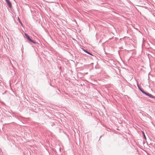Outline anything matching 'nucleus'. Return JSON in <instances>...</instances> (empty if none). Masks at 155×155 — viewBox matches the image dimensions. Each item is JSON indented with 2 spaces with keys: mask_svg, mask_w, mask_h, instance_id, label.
Returning a JSON list of instances; mask_svg holds the SVG:
<instances>
[{
  "mask_svg": "<svg viewBox=\"0 0 155 155\" xmlns=\"http://www.w3.org/2000/svg\"><path fill=\"white\" fill-rule=\"evenodd\" d=\"M25 35L27 39L29 40L31 42H32L33 43H35V42L32 39H31L30 38L29 35L26 33L25 34Z\"/></svg>",
  "mask_w": 155,
  "mask_h": 155,
  "instance_id": "obj_1",
  "label": "nucleus"
},
{
  "mask_svg": "<svg viewBox=\"0 0 155 155\" xmlns=\"http://www.w3.org/2000/svg\"><path fill=\"white\" fill-rule=\"evenodd\" d=\"M5 2H6L7 3L8 5V6L9 8H11L12 7V5L10 2L9 0H5Z\"/></svg>",
  "mask_w": 155,
  "mask_h": 155,
  "instance_id": "obj_2",
  "label": "nucleus"
},
{
  "mask_svg": "<svg viewBox=\"0 0 155 155\" xmlns=\"http://www.w3.org/2000/svg\"><path fill=\"white\" fill-rule=\"evenodd\" d=\"M141 92L143 94H146V95L149 96V95L150 94L147 93L145 91H143V90H141Z\"/></svg>",
  "mask_w": 155,
  "mask_h": 155,
  "instance_id": "obj_3",
  "label": "nucleus"
},
{
  "mask_svg": "<svg viewBox=\"0 0 155 155\" xmlns=\"http://www.w3.org/2000/svg\"><path fill=\"white\" fill-rule=\"evenodd\" d=\"M149 97L151 98H154L155 97L152 95L150 94L149 95Z\"/></svg>",
  "mask_w": 155,
  "mask_h": 155,
  "instance_id": "obj_4",
  "label": "nucleus"
},
{
  "mask_svg": "<svg viewBox=\"0 0 155 155\" xmlns=\"http://www.w3.org/2000/svg\"><path fill=\"white\" fill-rule=\"evenodd\" d=\"M137 85L138 86V88L139 89V90H140V91H141V90H142L141 89V88H140V87L138 85V84H137Z\"/></svg>",
  "mask_w": 155,
  "mask_h": 155,
  "instance_id": "obj_5",
  "label": "nucleus"
},
{
  "mask_svg": "<svg viewBox=\"0 0 155 155\" xmlns=\"http://www.w3.org/2000/svg\"><path fill=\"white\" fill-rule=\"evenodd\" d=\"M18 20L19 21V23H20L21 25H22V23H21V21L20 20L19 18H18Z\"/></svg>",
  "mask_w": 155,
  "mask_h": 155,
  "instance_id": "obj_6",
  "label": "nucleus"
},
{
  "mask_svg": "<svg viewBox=\"0 0 155 155\" xmlns=\"http://www.w3.org/2000/svg\"><path fill=\"white\" fill-rule=\"evenodd\" d=\"M84 51L86 52V53H88V54H90L87 51H86V50H84Z\"/></svg>",
  "mask_w": 155,
  "mask_h": 155,
  "instance_id": "obj_7",
  "label": "nucleus"
},
{
  "mask_svg": "<svg viewBox=\"0 0 155 155\" xmlns=\"http://www.w3.org/2000/svg\"><path fill=\"white\" fill-rule=\"evenodd\" d=\"M144 137L145 138V135L144 134Z\"/></svg>",
  "mask_w": 155,
  "mask_h": 155,
  "instance_id": "obj_8",
  "label": "nucleus"
}]
</instances>
